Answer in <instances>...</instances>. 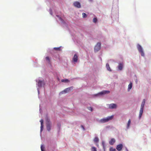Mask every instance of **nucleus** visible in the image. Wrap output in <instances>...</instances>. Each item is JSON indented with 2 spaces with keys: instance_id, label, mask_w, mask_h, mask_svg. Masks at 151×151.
<instances>
[{
  "instance_id": "18",
  "label": "nucleus",
  "mask_w": 151,
  "mask_h": 151,
  "mask_svg": "<svg viewBox=\"0 0 151 151\" xmlns=\"http://www.w3.org/2000/svg\"><path fill=\"white\" fill-rule=\"evenodd\" d=\"M106 67L107 70L108 71H111V69L110 68V66L108 63H107L106 64Z\"/></svg>"
},
{
  "instance_id": "8",
  "label": "nucleus",
  "mask_w": 151,
  "mask_h": 151,
  "mask_svg": "<svg viewBox=\"0 0 151 151\" xmlns=\"http://www.w3.org/2000/svg\"><path fill=\"white\" fill-rule=\"evenodd\" d=\"M110 93V91H101L98 93V94H97L96 95L98 94H101V95H104L106 94H108Z\"/></svg>"
},
{
  "instance_id": "27",
  "label": "nucleus",
  "mask_w": 151,
  "mask_h": 151,
  "mask_svg": "<svg viewBox=\"0 0 151 151\" xmlns=\"http://www.w3.org/2000/svg\"><path fill=\"white\" fill-rule=\"evenodd\" d=\"M46 123H51L50 122V119H48V118H47L46 119Z\"/></svg>"
},
{
  "instance_id": "12",
  "label": "nucleus",
  "mask_w": 151,
  "mask_h": 151,
  "mask_svg": "<svg viewBox=\"0 0 151 151\" xmlns=\"http://www.w3.org/2000/svg\"><path fill=\"white\" fill-rule=\"evenodd\" d=\"M78 59V57L77 54H76L74 55V56L73 58V60L74 62H77Z\"/></svg>"
},
{
  "instance_id": "2",
  "label": "nucleus",
  "mask_w": 151,
  "mask_h": 151,
  "mask_svg": "<svg viewBox=\"0 0 151 151\" xmlns=\"http://www.w3.org/2000/svg\"><path fill=\"white\" fill-rule=\"evenodd\" d=\"M145 99H144L143 100V101L142 103L141 108L139 111V119H141L142 116V114L143 111V109L145 103Z\"/></svg>"
},
{
  "instance_id": "26",
  "label": "nucleus",
  "mask_w": 151,
  "mask_h": 151,
  "mask_svg": "<svg viewBox=\"0 0 151 151\" xmlns=\"http://www.w3.org/2000/svg\"><path fill=\"white\" fill-rule=\"evenodd\" d=\"M87 108L89 110L91 111H93V109L91 107H88Z\"/></svg>"
},
{
  "instance_id": "22",
  "label": "nucleus",
  "mask_w": 151,
  "mask_h": 151,
  "mask_svg": "<svg viewBox=\"0 0 151 151\" xmlns=\"http://www.w3.org/2000/svg\"><path fill=\"white\" fill-rule=\"evenodd\" d=\"M62 82H69V81L67 79H62L61 80Z\"/></svg>"
},
{
  "instance_id": "23",
  "label": "nucleus",
  "mask_w": 151,
  "mask_h": 151,
  "mask_svg": "<svg viewBox=\"0 0 151 151\" xmlns=\"http://www.w3.org/2000/svg\"><path fill=\"white\" fill-rule=\"evenodd\" d=\"M110 151H116V150L115 148H114L112 147H110L109 149Z\"/></svg>"
},
{
  "instance_id": "19",
  "label": "nucleus",
  "mask_w": 151,
  "mask_h": 151,
  "mask_svg": "<svg viewBox=\"0 0 151 151\" xmlns=\"http://www.w3.org/2000/svg\"><path fill=\"white\" fill-rule=\"evenodd\" d=\"M93 141L95 143L98 142L99 141V138L97 137H95Z\"/></svg>"
},
{
  "instance_id": "15",
  "label": "nucleus",
  "mask_w": 151,
  "mask_h": 151,
  "mask_svg": "<svg viewBox=\"0 0 151 151\" xmlns=\"http://www.w3.org/2000/svg\"><path fill=\"white\" fill-rule=\"evenodd\" d=\"M132 82H130L128 86V91H130V89L132 88Z\"/></svg>"
},
{
  "instance_id": "7",
  "label": "nucleus",
  "mask_w": 151,
  "mask_h": 151,
  "mask_svg": "<svg viewBox=\"0 0 151 151\" xmlns=\"http://www.w3.org/2000/svg\"><path fill=\"white\" fill-rule=\"evenodd\" d=\"M45 84L44 81L39 80L38 81L37 85L39 87H41Z\"/></svg>"
},
{
  "instance_id": "1",
  "label": "nucleus",
  "mask_w": 151,
  "mask_h": 151,
  "mask_svg": "<svg viewBox=\"0 0 151 151\" xmlns=\"http://www.w3.org/2000/svg\"><path fill=\"white\" fill-rule=\"evenodd\" d=\"M114 117L113 115L110 116H109L106 118H103L101 119L99 121V122L101 123H104L108 122L109 121L112 120Z\"/></svg>"
},
{
  "instance_id": "14",
  "label": "nucleus",
  "mask_w": 151,
  "mask_h": 151,
  "mask_svg": "<svg viewBox=\"0 0 151 151\" xmlns=\"http://www.w3.org/2000/svg\"><path fill=\"white\" fill-rule=\"evenodd\" d=\"M40 122L41 123L40 131L41 132L42 131L43 128V120L41 119L40 120Z\"/></svg>"
},
{
  "instance_id": "20",
  "label": "nucleus",
  "mask_w": 151,
  "mask_h": 151,
  "mask_svg": "<svg viewBox=\"0 0 151 151\" xmlns=\"http://www.w3.org/2000/svg\"><path fill=\"white\" fill-rule=\"evenodd\" d=\"M46 60L47 61L48 63H50V58L48 56H47L45 58Z\"/></svg>"
},
{
  "instance_id": "28",
  "label": "nucleus",
  "mask_w": 151,
  "mask_h": 151,
  "mask_svg": "<svg viewBox=\"0 0 151 151\" xmlns=\"http://www.w3.org/2000/svg\"><path fill=\"white\" fill-rule=\"evenodd\" d=\"M54 49L55 50H60V47H54Z\"/></svg>"
},
{
  "instance_id": "9",
  "label": "nucleus",
  "mask_w": 151,
  "mask_h": 151,
  "mask_svg": "<svg viewBox=\"0 0 151 151\" xmlns=\"http://www.w3.org/2000/svg\"><path fill=\"white\" fill-rule=\"evenodd\" d=\"M117 107V106L116 104H111L109 105V108L110 109H116Z\"/></svg>"
},
{
  "instance_id": "3",
  "label": "nucleus",
  "mask_w": 151,
  "mask_h": 151,
  "mask_svg": "<svg viewBox=\"0 0 151 151\" xmlns=\"http://www.w3.org/2000/svg\"><path fill=\"white\" fill-rule=\"evenodd\" d=\"M101 45V43L100 42L97 43L94 47V50L95 52H97L100 50Z\"/></svg>"
},
{
  "instance_id": "25",
  "label": "nucleus",
  "mask_w": 151,
  "mask_h": 151,
  "mask_svg": "<svg viewBox=\"0 0 151 151\" xmlns=\"http://www.w3.org/2000/svg\"><path fill=\"white\" fill-rule=\"evenodd\" d=\"M82 15L83 17L84 18H86L87 17V14L84 13H83Z\"/></svg>"
},
{
  "instance_id": "30",
  "label": "nucleus",
  "mask_w": 151,
  "mask_h": 151,
  "mask_svg": "<svg viewBox=\"0 0 151 151\" xmlns=\"http://www.w3.org/2000/svg\"><path fill=\"white\" fill-rule=\"evenodd\" d=\"M81 127L83 129V130H85V129H84L83 126V125H81Z\"/></svg>"
},
{
  "instance_id": "11",
  "label": "nucleus",
  "mask_w": 151,
  "mask_h": 151,
  "mask_svg": "<svg viewBox=\"0 0 151 151\" xmlns=\"http://www.w3.org/2000/svg\"><path fill=\"white\" fill-rule=\"evenodd\" d=\"M123 147V145L122 144H119L117 145L116 149L118 151H120L122 150Z\"/></svg>"
},
{
  "instance_id": "24",
  "label": "nucleus",
  "mask_w": 151,
  "mask_h": 151,
  "mask_svg": "<svg viewBox=\"0 0 151 151\" xmlns=\"http://www.w3.org/2000/svg\"><path fill=\"white\" fill-rule=\"evenodd\" d=\"M97 20L96 18L95 17L93 19V22L94 23H96L97 22Z\"/></svg>"
},
{
  "instance_id": "6",
  "label": "nucleus",
  "mask_w": 151,
  "mask_h": 151,
  "mask_svg": "<svg viewBox=\"0 0 151 151\" xmlns=\"http://www.w3.org/2000/svg\"><path fill=\"white\" fill-rule=\"evenodd\" d=\"M74 6L77 8H80L81 7L80 3L78 1H75L73 3Z\"/></svg>"
},
{
  "instance_id": "29",
  "label": "nucleus",
  "mask_w": 151,
  "mask_h": 151,
  "mask_svg": "<svg viewBox=\"0 0 151 151\" xmlns=\"http://www.w3.org/2000/svg\"><path fill=\"white\" fill-rule=\"evenodd\" d=\"M41 149L42 151H44V147L43 145H42L41 146Z\"/></svg>"
},
{
  "instance_id": "4",
  "label": "nucleus",
  "mask_w": 151,
  "mask_h": 151,
  "mask_svg": "<svg viewBox=\"0 0 151 151\" xmlns=\"http://www.w3.org/2000/svg\"><path fill=\"white\" fill-rule=\"evenodd\" d=\"M137 48L138 50L141 54V55L144 56V54L141 46L139 45H137Z\"/></svg>"
},
{
  "instance_id": "13",
  "label": "nucleus",
  "mask_w": 151,
  "mask_h": 151,
  "mask_svg": "<svg viewBox=\"0 0 151 151\" xmlns=\"http://www.w3.org/2000/svg\"><path fill=\"white\" fill-rule=\"evenodd\" d=\"M115 142V140L114 138H112L109 142V144L111 145H113Z\"/></svg>"
},
{
  "instance_id": "17",
  "label": "nucleus",
  "mask_w": 151,
  "mask_h": 151,
  "mask_svg": "<svg viewBox=\"0 0 151 151\" xmlns=\"http://www.w3.org/2000/svg\"><path fill=\"white\" fill-rule=\"evenodd\" d=\"M131 122V120L130 119H129L128 122V123H127V129L129 128Z\"/></svg>"
},
{
  "instance_id": "16",
  "label": "nucleus",
  "mask_w": 151,
  "mask_h": 151,
  "mask_svg": "<svg viewBox=\"0 0 151 151\" xmlns=\"http://www.w3.org/2000/svg\"><path fill=\"white\" fill-rule=\"evenodd\" d=\"M123 64L121 63H120L119 64V65L118 66V68L119 70H122L123 68Z\"/></svg>"
},
{
  "instance_id": "5",
  "label": "nucleus",
  "mask_w": 151,
  "mask_h": 151,
  "mask_svg": "<svg viewBox=\"0 0 151 151\" xmlns=\"http://www.w3.org/2000/svg\"><path fill=\"white\" fill-rule=\"evenodd\" d=\"M73 86L67 88L65 89L64 91L60 92V94H63L64 93H66L67 92H69L70 90L73 89Z\"/></svg>"
},
{
  "instance_id": "21",
  "label": "nucleus",
  "mask_w": 151,
  "mask_h": 151,
  "mask_svg": "<svg viewBox=\"0 0 151 151\" xmlns=\"http://www.w3.org/2000/svg\"><path fill=\"white\" fill-rule=\"evenodd\" d=\"M91 151H97V149L95 147L93 146L91 147Z\"/></svg>"
},
{
  "instance_id": "31",
  "label": "nucleus",
  "mask_w": 151,
  "mask_h": 151,
  "mask_svg": "<svg viewBox=\"0 0 151 151\" xmlns=\"http://www.w3.org/2000/svg\"><path fill=\"white\" fill-rule=\"evenodd\" d=\"M90 1H92V0H89Z\"/></svg>"
},
{
  "instance_id": "10",
  "label": "nucleus",
  "mask_w": 151,
  "mask_h": 151,
  "mask_svg": "<svg viewBox=\"0 0 151 151\" xmlns=\"http://www.w3.org/2000/svg\"><path fill=\"white\" fill-rule=\"evenodd\" d=\"M51 123H46V128L47 130L49 132L51 130Z\"/></svg>"
}]
</instances>
